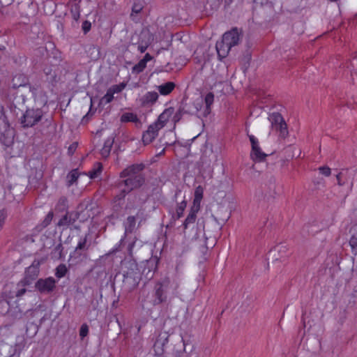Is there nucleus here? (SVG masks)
Returning a JSON list of instances; mask_svg holds the SVG:
<instances>
[{
    "instance_id": "obj_1",
    "label": "nucleus",
    "mask_w": 357,
    "mask_h": 357,
    "mask_svg": "<svg viewBox=\"0 0 357 357\" xmlns=\"http://www.w3.org/2000/svg\"><path fill=\"white\" fill-rule=\"evenodd\" d=\"M145 165L144 163L132 164L128 166L122 172L119 176L122 180L118 181L117 187L124 188L117 195L119 199H122L131 191L140 188L146 183V175L144 173Z\"/></svg>"
},
{
    "instance_id": "obj_2",
    "label": "nucleus",
    "mask_w": 357,
    "mask_h": 357,
    "mask_svg": "<svg viewBox=\"0 0 357 357\" xmlns=\"http://www.w3.org/2000/svg\"><path fill=\"white\" fill-rule=\"evenodd\" d=\"M176 287V286L173 287L169 277L162 278L155 284L151 295H148L144 302L153 306L166 305L170 301L171 296Z\"/></svg>"
},
{
    "instance_id": "obj_3",
    "label": "nucleus",
    "mask_w": 357,
    "mask_h": 357,
    "mask_svg": "<svg viewBox=\"0 0 357 357\" xmlns=\"http://www.w3.org/2000/svg\"><path fill=\"white\" fill-rule=\"evenodd\" d=\"M214 101V95L213 93H208L204 100L202 98H197L192 100L188 98L184 97L179 107L185 114L195 115L199 119L206 117L211 112V106Z\"/></svg>"
},
{
    "instance_id": "obj_4",
    "label": "nucleus",
    "mask_w": 357,
    "mask_h": 357,
    "mask_svg": "<svg viewBox=\"0 0 357 357\" xmlns=\"http://www.w3.org/2000/svg\"><path fill=\"white\" fill-rule=\"evenodd\" d=\"M68 199L66 196H61L57 201L55 207L54 213L56 217H59L57 223H74L76 220L80 222H84L87 220L84 219L86 214L89 213L86 211H82L81 213L68 211Z\"/></svg>"
},
{
    "instance_id": "obj_5",
    "label": "nucleus",
    "mask_w": 357,
    "mask_h": 357,
    "mask_svg": "<svg viewBox=\"0 0 357 357\" xmlns=\"http://www.w3.org/2000/svg\"><path fill=\"white\" fill-rule=\"evenodd\" d=\"M126 268L127 270L123 272L122 288L125 291L131 292L137 287L142 277L135 260L131 259L127 261Z\"/></svg>"
},
{
    "instance_id": "obj_6",
    "label": "nucleus",
    "mask_w": 357,
    "mask_h": 357,
    "mask_svg": "<svg viewBox=\"0 0 357 357\" xmlns=\"http://www.w3.org/2000/svg\"><path fill=\"white\" fill-rule=\"evenodd\" d=\"M26 344V341L24 336L17 337L14 346L2 344L0 345V357H20Z\"/></svg>"
},
{
    "instance_id": "obj_7",
    "label": "nucleus",
    "mask_w": 357,
    "mask_h": 357,
    "mask_svg": "<svg viewBox=\"0 0 357 357\" xmlns=\"http://www.w3.org/2000/svg\"><path fill=\"white\" fill-rule=\"evenodd\" d=\"M45 117V112L40 108L27 109L21 118V124L23 128H31Z\"/></svg>"
},
{
    "instance_id": "obj_8",
    "label": "nucleus",
    "mask_w": 357,
    "mask_h": 357,
    "mask_svg": "<svg viewBox=\"0 0 357 357\" xmlns=\"http://www.w3.org/2000/svg\"><path fill=\"white\" fill-rule=\"evenodd\" d=\"M160 257L151 256L149 259L142 261L139 265L140 273L146 281L151 280L158 268Z\"/></svg>"
},
{
    "instance_id": "obj_9",
    "label": "nucleus",
    "mask_w": 357,
    "mask_h": 357,
    "mask_svg": "<svg viewBox=\"0 0 357 357\" xmlns=\"http://www.w3.org/2000/svg\"><path fill=\"white\" fill-rule=\"evenodd\" d=\"M89 245V244L87 245L86 236L80 239L75 250L70 255L68 260L70 266L77 265L86 259Z\"/></svg>"
},
{
    "instance_id": "obj_10",
    "label": "nucleus",
    "mask_w": 357,
    "mask_h": 357,
    "mask_svg": "<svg viewBox=\"0 0 357 357\" xmlns=\"http://www.w3.org/2000/svg\"><path fill=\"white\" fill-rule=\"evenodd\" d=\"M268 120L271 128L280 132V137L284 139L289 135L287 125L282 116L278 112H273L269 115Z\"/></svg>"
},
{
    "instance_id": "obj_11",
    "label": "nucleus",
    "mask_w": 357,
    "mask_h": 357,
    "mask_svg": "<svg viewBox=\"0 0 357 357\" xmlns=\"http://www.w3.org/2000/svg\"><path fill=\"white\" fill-rule=\"evenodd\" d=\"M56 282L53 277L40 278L35 283V289L40 294H51L56 288Z\"/></svg>"
},
{
    "instance_id": "obj_12",
    "label": "nucleus",
    "mask_w": 357,
    "mask_h": 357,
    "mask_svg": "<svg viewBox=\"0 0 357 357\" xmlns=\"http://www.w3.org/2000/svg\"><path fill=\"white\" fill-rule=\"evenodd\" d=\"M40 261L34 259L31 266L27 267L24 271V276L20 280L22 285H30L33 281L36 280L40 273Z\"/></svg>"
},
{
    "instance_id": "obj_13",
    "label": "nucleus",
    "mask_w": 357,
    "mask_h": 357,
    "mask_svg": "<svg viewBox=\"0 0 357 357\" xmlns=\"http://www.w3.org/2000/svg\"><path fill=\"white\" fill-rule=\"evenodd\" d=\"M0 142L7 147L14 142V130L8 122H4L3 128H0Z\"/></svg>"
},
{
    "instance_id": "obj_14",
    "label": "nucleus",
    "mask_w": 357,
    "mask_h": 357,
    "mask_svg": "<svg viewBox=\"0 0 357 357\" xmlns=\"http://www.w3.org/2000/svg\"><path fill=\"white\" fill-rule=\"evenodd\" d=\"M240 33L237 28H233L230 31L225 32L222 38L227 45L231 47L237 45L240 41Z\"/></svg>"
},
{
    "instance_id": "obj_15",
    "label": "nucleus",
    "mask_w": 357,
    "mask_h": 357,
    "mask_svg": "<svg viewBox=\"0 0 357 357\" xmlns=\"http://www.w3.org/2000/svg\"><path fill=\"white\" fill-rule=\"evenodd\" d=\"M160 129L154 123L151 124L142 135V142L144 145L151 143L158 135Z\"/></svg>"
},
{
    "instance_id": "obj_16",
    "label": "nucleus",
    "mask_w": 357,
    "mask_h": 357,
    "mask_svg": "<svg viewBox=\"0 0 357 357\" xmlns=\"http://www.w3.org/2000/svg\"><path fill=\"white\" fill-rule=\"evenodd\" d=\"M136 225H127L125 227V233L124 237L122 238L120 241L121 245H124L127 240H131L132 241L129 243L128 246L130 248L132 247L137 240L136 236L132 235L133 233L136 232L137 228L135 227Z\"/></svg>"
},
{
    "instance_id": "obj_17",
    "label": "nucleus",
    "mask_w": 357,
    "mask_h": 357,
    "mask_svg": "<svg viewBox=\"0 0 357 357\" xmlns=\"http://www.w3.org/2000/svg\"><path fill=\"white\" fill-rule=\"evenodd\" d=\"M174 112V108L172 107L165 109L163 111V112L159 115L157 121L155 122H154L153 123L155 125L158 126V127L160 129H162L163 127L165 126V125L168 122L169 118L173 115Z\"/></svg>"
},
{
    "instance_id": "obj_18",
    "label": "nucleus",
    "mask_w": 357,
    "mask_h": 357,
    "mask_svg": "<svg viewBox=\"0 0 357 357\" xmlns=\"http://www.w3.org/2000/svg\"><path fill=\"white\" fill-rule=\"evenodd\" d=\"M29 77L24 73H16L11 82L13 89H18L21 86H25L29 84Z\"/></svg>"
},
{
    "instance_id": "obj_19",
    "label": "nucleus",
    "mask_w": 357,
    "mask_h": 357,
    "mask_svg": "<svg viewBox=\"0 0 357 357\" xmlns=\"http://www.w3.org/2000/svg\"><path fill=\"white\" fill-rule=\"evenodd\" d=\"M158 93L155 91H149L140 98L141 105L150 107L155 104L158 99Z\"/></svg>"
},
{
    "instance_id": "obj_20",
    "label": "nucleus",
    "mask_w": 357,
    "mask_h": 357,
    "mask_svg": "<svg viewBox=\"0 0 357 357\" xmlns=\"http://www.w3.org/2000/svg\"><path fill=\"white\" fill-rule=\"evenodd\" d=\"M349 232L351 235L349 243L351 248V252L357 256V225H353Z\"/></svg>"
},
{
    "instance_id": "obj_21",
    "label": "nucleus",
    "mask_w": 357,
    "mask_h": 357,
    "mask_svg": "<svg viewBox=\"0 0 357 357\" xmlns=\"http://www.w3.org/2000/svg\"><path fill=\"white\" fill-rule=\"evenodd\" d=\"M17 284L13 282L6 284L3 287L2 294L8 299L17 298Z\"/></svg>"
},
{
    "instance_id": "obj_22",
    "label": "nucleus",
    "mask_w": 357,
    "mask_h": 357,
    "mask_svg": "<svg viewBox=\"0 0 357 357\" xmlns=\"http://www.w3.org/2000/svg\"><path fill=\"white\" fill-rule=\"evenodd\" d=\"M215 47L220 60H222L227 57L231 48L229 45L224 43L222 40L217 42Z\"/></svg>"
},
{
    "instance_id": "obj_23",
    "label": "nucleus",
    "mask_w": 357,
    "mask_h": 357,
    "mask_svg": "<svg viewBox=\"0 0 357 357\" xmlns=\"http://www.w3.org/2000/svg\"><path fill=\"white\" fill-rule=\"evenodd\" d=\"M57 68H58L56 66H48L44 68L43 72L49 82L55 83L58 82V75L56 73Z\"/></svg>"
},
{
    "instance_id": "obj_24",
    "label": "nucleus",
    "mask_w": 357,
    "mask_h": 357,
    "mask_svg": "<svg viewBox=\"0 0 357 357\" xmlns=\"http://www.w3.org/2000/svg\"><path fill=\"white\" fill-rule=\"evenodd\" d=\"M212 215L214 218V220L218 223H225L227 222L229 218V213L227 212V210L224 208L218 209Z\"/></svg>"
},
{
    "instance_id": "obj_25",
    "label": "nucleus",
    "mask_w": 357,
    "mask_h": 357,
    "mask_svg": "<svg viewBox=\"0 0 357 357\" xmlns=\"http://www.w3.org/2000/svg\"><path fill=\"white\" fill-rule=\"evenodd\" d=\"M267 156L268 155L261 151L259 146L257 149L251 150L250 152V158L255 162H263Z\"/></svg>"
},
{
    "instance_id": "obj_26",
    "label": "nucleus",
    "mask_w": 357,
    "mask_h": 357,
    "mask_svg": "<svg viewBox=\"0 0 357 357\" xmlns=\"http://www.w3.org/2000/svg\"><path fill=\"white\" fill-rule=\"evenodd\" d=\"M114 142V137L112 136L110 137H108L105 143L104 146L100 150V154L103 158H107L109 155L111 149L113 146V144Z\"/></svg>"
},
{
    "instance_id": "obj_27",
    "label": "nucleus",
    "mask_w": 357,
    "mask_h": 357,
    "mask_svg": "<svg viewBox=\"0 0 357 357\" xmlns=\"http://www.w3.org/2000/svg\"><path fill=\"white\" fill-rule=\"evenodd\" d=\"M176 84L173 82H167L164 84L158 86V91L162 96H167L170 94L175 89Z\"/></svg>"
},
{
    "instance_id": "obj_28",
    "label": "nucleus",
    "mask_w": 357,
    "mask_h": 357,
    "mask_svg": "<svg viewBox=\"0 0 357 357\" xmlns=\"http://www.w3.org/2000/svg\"><path fill=\"white\" fill-rule=\"evenodd\" d=\"M200 210V206L192 204L190 212L183 223H194L197 218V213Z\"/></svg>"
},
{
    "instance_id": "obj_29",
    "label": "nucleus",
    "mask_w": 357,
    "mask_h": 357,
    "mask_svg": "<svg viewBox=\"0 0 357 357\" xmlns=\"http://www.w3.org/2000/svg\"><path fill=\"white\" fill-rule=\"evenodd\" d=\"M187 206V202L185 200H183L180 203L177 204L176 208V213L173 214L172 218L174 221L178 220L183 215V212Z\"/></svg>"
},
{
    "instance_id": "obj_30",
    "label": "nucleus",
    "mask_w": 357,
    "mask_h": 357,
    "mask_svg": "<svg viewBox=\"0 0 357 357\" xmlns=\"http://www.w3.org/2000/svg\"><path fill=\"white\" fill-rule=\"evenodd\" d=\"M204 189L201 185H198L195 190L194 199L192 204L200 206L203 198Z\"/></svg>"
},
{
    "instance_id": "obj_31",
    "label": "nucleus",
    "mask_w": 357,
    "mask_h": 357,
    "mask_svg": "<svg viewBox=\"0 0 357 357\" xmlns=\"http://www.w3.org/2000/svg\"><path fill=\"white\" fill-rule=\"evenodd\" d=\"M347 174H348V169H342L340 172H339L336 175L337 184L340 186H342L347 183V181H348Z\"/></svg>"
},
{
    "instance_id": "obj_32",
    "label": "nucleus",
    "mask_w": 357,
    "mask_h": 357,
    "mask_svg": "<svg viewBox=\"0 0 357 357\" xmlns=\"http://www.w3.org/2000/svg\"><path fill=\"white\" fill-rule=\"evenodd\" d=\"M121 122H134L137 123L139 121V119L137 114L132 112H126L121 116Z\"/></svg>"
},
{
    "instance_id": "obj_33",
    "label": "nucleus",
    "mask_w": 357,
    "mask_h": 357,
    "mask_svg": "<svg viewBox=\"0 0 357 357\" xmlns=\"http://www.w3.org/2000/svg\"><path fill=\"white\" fill-rule=\"evenodd\" d=\"M79 177V172L77 169H73L67 175L68 186L72 185L75 182L77 181Z\"/></svg>"
},
{
    "instance_id": "obj_34",
    "label": "nucleus",
    "mask_w": 357,
    "mask_h": 357,
    "mask_svg": "<svg viewBox=\"0 0 357 357\" xmlns=\"http://www.w3.org/2000/svg\"><path fill=\"white\" fill-rule=\"evenodd\" d=\"M67 272L68 269L66 266L63 264H61L56 268L55 276L57 278H62L66 276Z\"/></svg>"
},
{
    "instance_id": "obj_35",
    "label": "nucleus",
    "mask_w": 357,
    "mask_h": 357,
    "mask_svg": "<svg viewBox=\"0 0 357 357\" xmlns=\"http://www.w3.org/2000/svg\"><path fill=\"white\" fill-rule=\"evenodd\" d=\"M63 247L61 243H59L52 251V257L61 259L63 256Z\"/></svg>"
},
{
    "instance_id": "obj_36",
    "label": "nucleus",
    "mask_w": 357,
    "mask_h": 357,
    "mask_svg": "<svg viewBox=\"0 0 357 357\" xmlns=\"http://www.w3.org/2000/svg\"><path fill=\"white\" fill-rule=\"evenodd\" d=\"M222 1V0H207L206 7L209 8L211 10H216L220 6Z\"/></svg>"
},
{
    "instance_id": "obj_37",
    "label": "nucleus",
    "mask_w": 357,
    "mask_h": 357,
    "mask_svg": "<svg viewBox=\"0 0 357 357\" xmlns=\"http://www.w3.org/2000/svg\"><path fill=\"white\" fill-rule=\"evenodd\" d=\"M96 167L89 172V176L91 178H95L100 174L102 169V165L100 162L96 163Z\"/></svg>"
},
{
    "instance_id": "obj_38",
    "label": "nucleus",
    "mask_w": 357,
    "mask_h": 357,
    "mask_svg": "<svg viewBox=\"0 0 357 357\" xmlns=\"http://www.w3.org/2000/svg\"><path fill=\"white\" fill-rule=\"evenodd\" d=\"M70 13L72 14V16H73V18L75 20V21H77L79 18V13H80V10H79V6L78 4H75L73 5L72 7H71V9H70Z\"/></svg>"
},
{
    "instance_id": "obj_39",
    "label": "nucleus",
    "mask_w": 357,
    "mask_h": 357,
    "mask_svg": "<svg viewBox=\"0 0 357 357\" xmlns=\"http://www.w3.org/2000/svg\"><path fill=\"white\" fill-rule=\"evenodd\" d=\"M146 64L142 59L132 67V71L134 73H139L142 72L146 68Z\"/></svg>"
},
{
    "instance_id": "obj_40",
    "label": "nucleus",
    "mask_w": 357,
    "mask_h": 357,
    "mask_svg": "<svg viewBox=\"0 0 357 357\" xmlns=\"http://www.w3.org/2000/svg\"><path fill=\"white\" fill-rule=\"evenodd\" d=\"M169 335L167 332L163 331L159 333L156 339L159 341H161L162 344L166 345L169 342Z\"/></svg>"
},
{
    "instance_id": "obj_41",
    "label": "nucleus",
    "mask_w": 357,
    "mask_h": 357,
    "mask_svg": "<svg viewBox=\"0 0 357 357\" xmlns=\"http://www.w3.org/2000/svg\"><path fill=\"white\" fill-rule=\"evenodd\" d=\"M114 93L109 89L107 91V93L102 98V101L105 102V103H109L112 101L114 99Z\"/></svg>"
},
{
    "instance_id": "obj_42",
    "label": "nucleus",
    "mask_w": 357,
    "mask_h": 357,
    "mask_svg": "<svg viewBox=\"0 0 357 357\" xmlns=\"http://www.w3.org/2000/svg\"><path fill=\"white\" fill-rule=\"evenodd\" d=\"M79 336L81 339H84L89 334V326L86 324H83L79 328Z\"/></svg>"
},
{
    "instance_id": "obj_43",
    "label": "nucleus",
    "mask_w": 357,
    "mask_h": 357,
    "mask_svg": "<svg viewBox=\"0 0 357 357\" xmlns=\"http://www.w3.org/2000/svg\"><path fill=\"white\" fill-rule=\"evenodd\" d=\"M17 286L18 288H17V298L22 296L26 291V289L25 287L26 285H22V284H20V281H19L17 283Z\"/></svg>"
},
{
    "instance_id": "obj_44",
    "label": "nucleus",
    "mask_w": 357,
    "mask_h": 357,
    "mask_svg": "<svg viewBox=\"0 0 357 357\" xmlns=\"http://www.w3.org/2000/svg\"><path fill=\"white\" fill-rule=\"evenodd\" d=\"M153 351L155 357H165V348H160L153 344Z\"/></svg>"
},
{
    "instance_id": "obj_45",
    "label": "nucleus",
    "mask_w": 357,
    "mask_h": 357,
    "mask_svg": "<svg viewBox=\"0 0 357 357\" xmlns=\"http://www.w3.org/2000/svg\"><path fill=\"white\" fill-rule=\"evenodd\" d=\"M126 84L124 82L120 83L119 84L113 85L109 88L114 93L121 92L125 87Z\"/></svg>"
},
{
    "instance_id": "obj_46",
    "label": "nucleus",
    "mask_w": 357,
    "mask_h": 357,
    "mask_svg": "<svg viewBox=\"0 0 357 357\" xmlns=\"http://www.w3.org/2000/svg\"><path fill=\"white\" fill-rule=\"evenodd\" d=\"M248 137L251 143V150L257 149L259 146L257 139L252 135H248Z\"/></svg>"
},
{
    "instance_id": "obj_47",
    "label": "nucleus",
    "mask_w": 357,
    "mask_h": 357,
    "mask_svg": "<svg viewBox=\"0 0 357 357\" xmlns=\"http://www.w3.org/2000/svg\"><path fill=\"white\" fill-rule=\"evenodd\" d=\"M319 171L325 176H329L331 174V169L328 166H322L319 167Z\"/></svg>"
},
{
    "instance_id": "obj_48",
    "label": "nucleus",
    "mask_w": 357,
    "mask_h": 357,
    "mask_svg": "<svg viewBox=\"0 0 357 357\" xmlns=\"http://www.w3.org/2000/svg\"><path fill=\"white\" fill-rule=\"evenodd\" d=\"M110 255V253L105 254L102 256H100L98 259L96 260V266H104L105 265V260H106Z\"/></svg>"
},
{
    "instance_id": "obj_49",
    "label": "nucleus",
    "mask_w": 357,
    "mask_h": 357,
    "mask_svg": "<svg viewBox=\"0 0 357 357\" xmlns=\"http://www.w3.org/2000/svg\"><path fill=\"white\" fill-rule=\"evenodd\" d=\"M183 114H185L183 113V111H181V109L180 107H178V109L177 110V112L173 116V121H174V123H176L177 122H178L181 119Z\"/></svg>"
},
{
    "instance_id": "obj_50",
    "label": "nucleus",
    "mask_w": 357,
    "mask_h": 357,
    "mask_svg": "<svg viewBox=\"0 0 357 357\" xmlns=\"http://www.w3.org/2000/svg\"><path fill=\"white\" fill-rule=\"evenodd\" d=\"M146 221V218H137L135 215H131L128 218V223H135V222H139V223H141L142 222Z\"/></svg>"
},
{
    "instance_id": "obj_51",
    "label": "nucleus",
    "mask_w": 357,
    "mask_h": 357,
    "mask_svg": "<svg viewBox=\"0 0 357 357\" xmlns=\"http://www.w3.org/2000/svg\"><path fill=\"white\" fill-rule=\"evenodd\" d=\"M91 28V24L90 22L85 20L82 23V29L83 32L86 34L87 33Z\"/></svg>"
},
{
    "instance_id": "obj_52",
    "label": "nucleus",
    "mask_w": 357,
    "mask_h": 357,
    "mask_svg": "<svg viewBox=\"0 0 357 357\" xmlns=\"http://www.w3.org/2000/svg\"><path fill=\"white\" fill-rule=\"evenodd\" d=\"M54 213H55L52 211H50L45 216L43 223H50L53 220Z\"/></svg>"
},
{
    "instance_id": "obj_53",
    "label": "nucleus",
    "mask_w": 357,
    "mask_h": 357,
    "mask_svg": "<svg viewBox=\"0 0 357 357\" xmlns=\"http://www.w3.org/2000/svg\"><path fill=\"white\" fill-rule=\"evenodd\" d=\"M174 225H165V231H164V235L166 238L167 236H169L172 233V231L174 230Z\"/></svg>"
},
{
    "instance_id": "obj_54",
    "label": "nucleus",
    "mask_w": 357,
    "mask_h": 357,
    "mask_svg": "<svg viewBox=\"0 0 357 357\" xmlns=\"http://www.w3.org/2000/svg\"><path fill=\"white\" fill-rule=\"evenodd\" d=\"M208 247L206 244H204L202 245H201L200 247V252H202V254L203 255V261H206L207 258L206 257V255L208 252Z\"/></svg>"
},
{
    "instance_id": "obj_55",
    "label": "nucleus",
    "mask_w": 357,
    "mask_h": 357,
    "mask_svg": "<svg viewBox=\"0 0 357 357\" xmlns=\"http://www.w3.org/2000/svg\"><path fill=\"white\" fill-rule=\"evenodd\" d=\"M45 53H47V50L45 47H40L35 50L34 54L36 56L42 55L43 56Z\"/></svg>"
},
{
    "instance_id": "obj_56",
    "label": "nucleus",
    "mask_w": 357,
    "mask_h": 357,
    "mask_svg": "<svg viewBox=\"0 0 357 357\" xmlns=\"http://www.w3.org/2000/svg\"><path fill=\"white\" fill-rule=\"evenodd\" d=\"M286 250V247L283 245H278L274 247L273 250H271V252H275V251H277L278 252H285Z\"/></svg>"
},
{
    "instance_id": "obj_57",
    "label": "nucleus",
    "mask_w": 357,
    "mask_h": 357,
    "mask_svg": "<svg viewBox=\"0 0 357 357\" xmlns=\"http://www.w3.org/2000/svg\"><path fill=\"white\" fill-rule=\"evenodd\" d=\"M7 217V212L4 209L0 211V223L3 222Z\"/></svg>"
},
{
    "instance_id": "obj_58",
    "label": "nucleus",
    "mask_w": 357,
    "mask_h": 357,
    "mask_svg": "<svg viewBox=\"0 0 357 357\" xmlns=\"http://www.w3.org/2000/svg\"><path fill=\"white\" fill-rule=\"evenodd\" d=\"M77 147V143L72 144L68 148L69 154L73 155L75 151L76 150Z\"/></svg>"
},
{
    "instance_id": "obj_59",
    "label": "nucleus",
    "mask_w": 357,
    "mask_h": 357,
    "mask_svg": "<svg viewBox=\"0 0 357 357\" xmlns=\"http://www.w3.org/2000/svg\"><path fill=\"white\" fill-rule=\"evenodd\" d=\"M136 218H146V215L144 214V210H139L138 212L137 213V214L135 215Z\"/></svg>"
},
{
    "instance_id": "obj_60",
    "label": "nucleus",
    "mask_w": 357,
    "mask_h": 357,
    "mask_svg": "<svg viewBox=\"0 0 357 357\" xmlns=\"http://www.w3.org/2000/svg\"><path fill=\"white\" fill-rule=\"evenodd\" d=\"M148 45H149L148 44H146V45H138V50H139V51L141 53H144V52L146 50V49H147V47H148Z\"/></svg>"
},
{
    "instance_id": "obj_61",
    "label": "nucleus",
    "mask_w": 357,
    "mask_h": 357,
    "mask_svg": "<svg viewBox=\"0 0 357 357\" xmlns=\"http://www.w3.org/2000/svg\"><path fill=\"white\" fill-rule=\"evenodd\" d=\"M152 56L150 55V54L146 53L144 56V57L142 59L144 63L146 64V63L152 59Z\"/></svg>"
},
{
    "instance_id": "obj_62",
    "label": "nucleus",
    "mask_w": 357,
    "mask_h": 357,
    "mask_svg": "<svg viewBox=\"0 0 357 357\" xmlns=\"http://www.w3.org/2000/svg\"><path fill=\"white\" fill-rule=\"evenodd\" d=\"M142 10V7L140 6L135 5L133 6L132 10L135 13H139Z\"/></svg>"
},
{
    "instance_id": "obj_63",
    "label": "nucleus",
    "mask_w": 357,
    "mask_h": 357,
    "mask_svg": "<svg viewBox=\"0 0 357 357\" xmlns=\"http://www.w3.org/2000/svg\"><path fill=\"white\" fill-rule=\"evenodd\" d=\"M52 117L50 116L48 118H45V123H46L47 126H50L52 124Z\"/></svg>"
},
{
    "instance_id": "obj_64",
    "label": "nucleus",
    "mask_w": 357,
    "mask_h": 357,
    "mask_svg": "<svg viewBox=\"0 0 357 357\" xmlns=\"http://www.w3.org/2000/svg\"><path fill=\"white\" fill-rule=\"evenodd\" d=\"M154 345L157 346V347H159L160 348H165V344H162L161 342V341H159L156 339L155 343H154Z\"/></svg>"
}]
</instances>
